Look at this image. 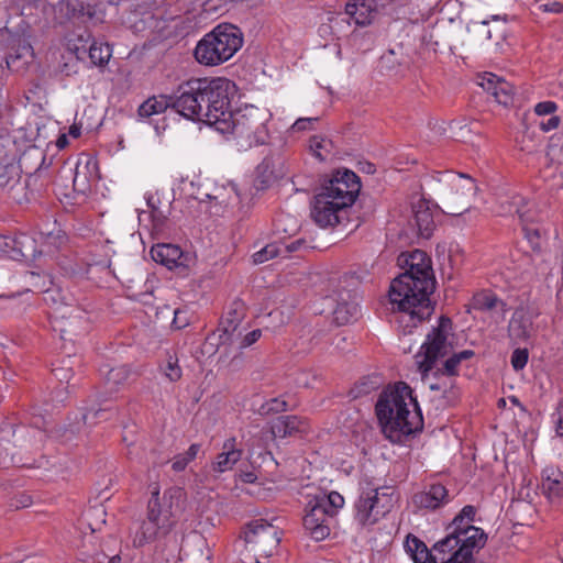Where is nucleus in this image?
Listing matches in <instances>:
<instances>
[{"mask_svg": "<svg viewBox=\"0 0 563 563\" xmlns=\"http://www.w3.org/2000/svg\"><path fill=\"white\" fill-rule=\"evenodd\" d=\"M376 415L385 437L393 443L421 430L422 415L411 388L398 383L384 390L376 404Z\"/></svg>", "mask_w": 563, "mask_h": 563, "instance_id": "nucleus-1", "label": "nucleus"}, {"mask_svg": "<svg viewBox=\"0 0 563 563\" xmlns=\"http://www.w3.org/2000/svg\"><path fill=\"white\" fill-rule=\"evenodd\" d=\"M434 287L432 282L411 275H398L391 282L389 301L391 310L398 312L396 322L401 334H411L418 324L431 316L430 295Z\"/></svg>", "mask_w": 563, "mask_h": 563, "instance_id": "nucleus-2", "label": "nucleus"}, {"mask_svg": "<svg viewBox=\"0 0 563 563\" xmlns=\"http://www.w3.org/2000/svg\"><path fill=\"white\" fill-rule=\"evenodd\" d=\"M358 176L349 169L338 170L314 196L311 218L321 228L334 227L342 221V213L358 196Z\"/></svg>", "mask_w": 563, "mask_h": 563, "instance_id": "nucleus-3", "label": "nucleus"}, {"mask_svg": "<svg viewBox=\"0 0 563 563\" xmlns=\"http://www.w3.org/2000/svg\"><path fill=\"white\" fill-rule=\"evenodd\" d=\"M184 500L185 492L181 488L170 487L159 498V488L155 486L148 500L147 517L135 532L133 545L143 547L167 536L183 510Z\"/></svg>", "mask_w": 563, "mask_h": 563, "instance_id": "nucleus-4", "label": "nucleus"}, {"mask_svg": "<svg viewBox=\"0 0 563 563\" xmlns=\"http://www.w3.org/2000/svg\"><path fill=\"white\" fill-rule=\"evenodd\" d=\"M271 119L272 113L267 109L246 106L232 112L225 121L219 122L218 132L233 141L239 150L246 151L266 143L269 136L267 124Z\"/></svg>", "mask_w": 563, "mask_h": 563, "instance_id": "nucleus-5", "label": "nucleus"}, {"mask_svg": "<svg viewBox=\"0 0 563 563\" xmlns=\"http://www.w3.org/2000/svg\"><path fill=\"white\" fill-rule=\"evenodd\" d=\"M239 29L232 24H220L207 33L195 48L197 62L205 66H217L229 60L242 46Z\"/></svg>", "mask_w": 563, "mask_h": 563, "instance_id": "nucleus-6", "label": "nucleus"}, {"mask_svg": "<svg viewBox=\"0 0 563 563\" xmlns=\"http://www.w3.org/2000/svg\"><path fill=\"white\" fill-rule=\"evenodd\" d=\"M435 192L444 213L461 216L468 210L476 195L475 180L462 173L443 172L435 178Z\"/></svg>", "mask_w": 563, "mask_h": 563, "instance_id": "nucleus-7", "label": "nucleus"}, {"mask_svg": "<svg viewBox=\"0 0 563 563\" xmlns=\"http://www.w3.org/2000/svg\"><path fill=\"white\" fill-rule=\"evenodd\" d=\"M396 503L393 487H375L361 484L360 495L354 504V518L358 525L373 526L391 511Z\"/></svg>", "mask_w": 563, "mask_h": 563, "instance_id": "nucleus-8", "label": "nucleus"}, {"mask_svg": "<svg viewBox=\"0 0 563 563\" xmlns=\"http://www.w3.org/2000/svg\"><path fill=\"white\" fill-rule=\"evenodd\" d=\"M206 102L205 122L217 131L219 122L225 121L231 111V100L236 92L235 84L223 77L200 78Z\"/></svg>", "mask_w": 563, "mask_h": 563, "instance_id": "nucleus-9", "label": "nucleus"}, {"mask_svg": "<svg viewBox=\"0 0 563 563\" xmlns=\"http://www.w3.org/2000/svg\"><path fill=\"white\" fill-rule=\"evenodd\" d=\"M245 563H268L280 542L277 527L263 519L253 520L243 530Z\"/></svg>", "mask_w": 563, "mask_h": 563, "instance_id": "nucleus-10", "label": "nucleus"}, {"mask_svg": "<svg viewBox=\"0 0 563 563\" xmlns=\"http://www.w3.org/2000/svg\"><path fill=\"white\" fill-rule=\"evenodd\" d=\"M452 331V322L446 317H441L437 327L427 334V339L416 355V363L424 379L433 368L435 361L445 356L452 344L449 336Z\"/></svg>", "mask_w": 563, "mask_h": 563, "instance_id": "nucleus-11", "label": "nucleus"}, {"mask_svg": "<svg viewBox=\"0 0 563 563\" xmlns=\"http://www.w3.org/2000/svg\"><path fill=\"white\" fill-rule=\"evenodd\" d=\"M201 87L200 78L180 84L170 96L172 108L188 120L205 122L206 102Z\"/></svg>", "mask_w": 563, "mask_h": 563, "instance_id": "nucleus-12", "label": "nucleus"}, {"mask_svg": "<svg viewBox=\"0 0 563 563\" xmlns=\"http://www.w3.org/2000/svg\"><path fill=\"white\" fill-rule=\"evenodd\" d=\"M53 328L58 331L60 339L71 340V336H79L89 329L86 312L77 307H70L64 313L54 316Z\"/></svg>", "mask_w": 563, "mask_h": 563, "instance_id": "nucleus-13", "label": "nucleus"}, {"mask_svg": "<svg viewBox=\"0 0 563 563\" xmlns=\"http://www.w3.org/2000/svg\"><path fill=\"white\" fill-rule=\"evenodd\" d=\"M334 518L324 507L310 501L302 519L306 533L314 541H322L330 536Z\"/></svg>", "mask_w": 563, "mask_h": 563, "instance_id": "nucleus-14", "label": "nucleus"}, {"mask_svg": "<svg viewBox=\"0 0 563 563\" xmlns=\"http://www.w3.org/2000/svg\"><path fill=\"white\" fill-rule=\"evenodd\" d=\"M398 266L405 272L400 275H411L419 279H427L435 284L431 258L421 250L401 253L397 258Z\"/></svg>", "mask_w": 563, "mask_h": 563, "instance_id": "nucleus-15", "label": "nucleus"}, {"mask_svg": "<svg viewBox=\"0 0 563 563\" xmlns=\"http://www.w3.org/2000/svg\"><path fill=\"white\" fill-rule=\"evenodd\" d=\"M538 313L529 307H518L509 321L508 335L514 343L525 342L530 339L534 332L533 320Z\"/></svg>", "mask_w": 563, "mask_h": 563, "instance_id": "nucleus-16", "label": "nucleus"}, {"mask_svg": "<svg viewBox=\"0 0 563 563\" xmlns=\"http://www.w3.org/2000/svg\"><path fill=\"white\" fill-rule=\"evenodd\" d=\"M449 500V492L441 484H432L412 496L413 506L420 510H437Z\"/></svg>", "mask_w": 563, "mask_h": 563, "instance_id": "nucleus-17", "label": "nucleus"}, {"mask_svg": "<svg viewBox=\"0 0 563 563\" xmlns=\"http://www.w3.org/2000/svg\"><path fill=\"white\" fill-rule=\"evenodd\" d=\"M452 536L457 541V554L470 560L473 559V553L481 550L486 542V534L477 527L463 528L460 533Z\"/></svg>", "mask_w": 563, "mask_h": 563, "instance_id": "nucleus-18", "label": "nucleus"}, {"mask_svg": "<svg viewBox=\"0 0 563 563\" xmlns=\"http://www.w3.org/2000/svg\"><path fill=\"white\" fill-rule=\"evenodd\" d=\"M30 278L32 279L33 287L37 291L43 292L44 302L54 309L53 317L64 313L65 310H68L71 307L65 302V296L62 294L60 289L55 287H46L47 283L52 285L51 280H46L33 272L30 273Z\"/></svg>", "mask_w": 563, "mask_h": 563, "instance_id": "nucleus-19", "label": "nucleus"}, {"mask_svg": "<svg viewBox=\"0 0 563 563\" xmlns=\"http://www.w3.org/2000/svg\"><path fill=\"white\" fill-rule=\"evenodd\" d=\"M243 319V305L240 301L233 303V308L230 309L227 314L221 319L219 331V340L221 345H232L233 341L239 332V325Z\"/></svg>", "mask_w": 563, "mask_h": 563, "instance_id": "nucleus-20", "label": "nucleus"}, {"mask_svg": "<svg viewBox=\"0 0 563 563\" xmlns=\"http://www.w3.org/2000/svg\"><path fill=\"white\" fill-rule=\"evenodd\" d=\"M151 256L156 262L169 269L186 266L187 256L181 249L174 244H157L151 249Z\"/></svg>", "mask_w": 563, "mask_h": 563, "instance_id": "nucleus-21", "label": "nucleus"}, {"mask_svg": "<svg viewBox=\"0 0 563 563\" xmlns=\"http://www.w3.org/2000/svg\"><path fill=\"white\" fill-rule=\"evenodd\" d=\"M243 451L236 448V439L229 438L223 442L222 451L216 456L211 463V470L216 473H224L231 471L241 460Z\"/></svg>", "mask_w": 563, "mask_h": 563, "instance_id": "nucleus-22", "label": "nucleus"}, {"mask_svg": "<svg viewBox=\"0 0 563 563\" xmlns=\"http://www.w3.org/2000/svg\"><path fill=\"white\" fill-rule=\"evenodd\" d=\"M541 488H542L543 494L552 503L562 500L563 499V473L554 466H547L542 471Z\"/></svg>", "mask_w": 563, "mask_h": 563, "instance_id": "nucleus-23", "label": "nucleus"}, {"mask_svg": "<svg viewBox=\"0 0 563 563\" xmlns=\"http://www.w3.org/2000/svg\"><path fill=\"white\" fill-rule=\"evenodd\" d=\"M305 429V422L297 416H282L276 418L271 426L274 438L292 437Z\"/></svg>", "mask_w": 563, "mask_h": 563, "instance_id": "nucleus-24", "label": "nucleus"}, {"mask_svg": "<svg viewBox=\"0 0 563 563\" xmlns=\"http://www.w3.org/2000/svg\"><path fill=\"white\" fill-rule=\"evenodd\" d=\"M347 298L340 296L336 307L333 310L334 321L339 325L347 324L355 320L360 313L358 302L356 298L351 299V295L346 294Z\"/></svg>", "mask_w": 563, "mask_h": 563, "instance_id": "nucleus-25", "label": "nucleus"}, {"mask_svg": "<svg viewBox=\"0 0 563 563\" xmlns=\"http://www.w3.org/2000/svg\"><path fill=\"white\" fill-rule=\"evenodd\" d=\"M413 221L419 235L429 239L434 230L435 223L432 212L424 201H419L413 206Z\"/></svg>", "mask_w": 563, "mask_h": 563, "instance_id": "nucleus-26", "label": "nucleus"}, {"mask_svg": "<svg viewBox=\"0 0 563 563\" xmlns=\"http://www.w3.org/2000/svg\"><path fill=\"white\" fill-rule=\"evenodd\" d=\"M88 51L89 58L91 63L96 66H103L108 64L112 52L108 44L98 43L92 41V43L86 47V45L75 46V53L77 58H81V55Z\"/></svg>", "mask_w": 563, "mask_h": 563, "instance_id": "nucleus-27", "label": "nucleus"}, {"mask_svg": "<svg viewBox=\"0 0 563 563\" xmlns=\"http://www.w3.org/2000/svg\"><path fill=\"white\" fill-rule=\"evenodd\" d=\"M457 541L452 534H448L444 539L437 542L432 548V562L445 563L453 559L462 558L457 554Z\"/></svg>", "mask_w": 563, "mask_h": 563, "instance_id": "nucleus-28", "label": "nucleus"}, {"mask_svg": "<svg viewBox=\"0 0 563 563\" xmlns=\"http://www.w3.org/2000/svg\"><path fill=\"white\" fill-rule=\"evenodd\" d=\"M40 254L42 251L37 249V243L32 236L22 233L14 238L12 260H34Z\"/></svg>", "mask_w": 563, "mask_h": 563, "instance_id": "nucleus-29", "label": "nucleus"}, {"mask_svg": "<svg viewBox=\"0 0 563 563\" xmlns=\"http://www.w3.org/2000/svg\"><path fill=\"white\" fill-rule=\"evenodd\" d=\"M345 13L358 26H365L371 24L376 15V11L372 8L369 3H366L365 1L346 3Z\"/></svg>", "mask_w": 563, "mask_h": 563, "instance_id": "nucleus-30", "label": "nucleus"}, {"mask_svg": "<svg viewBox=\"0 0 563 563\" xmlns=\"http://www.w3.org/2000/svg\"><path fill=\"white\" fill-rule=\"evenodd\" d=\"M100 372L101 374L104 375V384L110 393L117 391L121 386H123L126 383L130 376V369L125 365H120L115 367H109V365H103Z\"/></svg>", "mask_w": 563, "mask_h": 563, "instance_id": "nucleus-31", "label": "nucleus"}, {"mask_svg": "<svg viewBox=\"0 0 563 563\" xmlns=\"http://www.w3.org/2000/svg\"><path fill=\"white\" fill-rule=\"evenodd\" d=\"M514 205L517 206L516 212L522 223V227L534 225L542 219V216L534 202L517 197L514 199Z\"/></svg>", "mask_w": 563, "mask_h": 563, "instance_id": "nucleus-32", "label": "nucleus"}, {"mask_svg": "<svg viewBox=\"0 0 563 563\" xmlns=\"http://www.w3.org/2000/svg\"><path fill=\"white\" fill-rule=\"evenodd\" d=\"M33 58V48L32 46L23 42L20 44L14 53H10L5 57L7 67L11 70L19 71L25 68L29 62Z\"/></svg>", "mask_w": 563, "mask_h": 563, "instance_id": "nucleus-33", "label": "nucleus"}, {"mask_svg": "<svg viewBox=\"0 0 563 563\" xmlns=\"http://www.w3.org/2000/svg\"><path fill=\"white\" fill-rule=\"evenodd\" d=\"M92 164L96 167V163L90 158L86 157L85 161L78 159L73 177V187L76 191L85 194L89 189V166Z\"/></svg>", "mask_w": 563, "mask_h": 563, "instance_id": "nucleus-34", "label": "nucleus"}, {"mask_svg": "<svg viewBox=\"0 0 563 563\" xmlns=\"http://www.w3.org/2000/svg\"><path fill=\"white\" fill-rule=\"evenodd\" d=\"M168 107H172V97H152L145 100L137 110L141 118H150L154 114L163 113Z\"/></svg>", "mask_w": 563, "mask_h": 563, "instance_id": "nucleus-35", "label": "nucleus"}, {"mask_svg": "<svg viewBox=\"0 0 563 563\" xmlns=\"http://www.w3.org/2000/svg\"><path fill=\"white\" fill-rule=\"evenodd\" d=\"M107 400H101L99 404V407H90L87 409V411L82 415V420L85 424H95L99 421H106L110 419L114 413L115 409L111 406H108Z\"/></svg>", "mask_w": 563, "mask_h": 563, "instance_id": "nucleus-36", "label": "nucleus"}, {"mask_svg": "<svg viewBox=\"0 0 563 563\" xmlns=\"http://www.w3.org/2000/svg\"><path fill=\"white\" fill-rule=\"evenodd\" d=\"M474 356V351L472 350H464L459 353L453 354L451 357H449L442 368L437 369L433 375L435 377L440 375H446L449 377L457 375V367L461 364L462 361L468 360Z\"/></svg>", "mask_w": 563, "mask_h": 563, "instance_id": "nucleus-37", "label": "nucleus"}, {"mask_svg": "<svg viewBox=\"0 0 563 563\" xmlns=\"http://www.w3.org/2000/svg\"><path fill=\"white\" fill-rule=\"evenodd\" d=\"M332 148L333 143L327 137L314 135L310 139V150L320 161H325L329 154H331Z\"/></svg>", "mask_w": 563, "mask_h": 563, "instance_id": "nucleus-38", "label": "nucleus"}, {"mask_svg": "<svg viewBox=\"0 0 563 563\" xmlns=\"http://www.w3.org/2000/svg\"><path fill=\"white\" fill-rule=\"evenodd\" d=\"M20 181L19 168L13 164H0V187L13 189Z\"/></svg>", "mask_w": 563, "mask_h": 563, "instance_id": "nucleus-39", "label": "nucleus"}, {"mask_svg": "<svg viewBox=\"0 0 563 563\" xmlns=\"http://www.w3.org/2000/svg\"><path fill=\"white\" fill-rule=\"evenodd\" d=\"M318 506L325 508L328 512L334 518L338 509L344 505V498L338 492H331L328 496L316 498L313 501Z\"/></svg>", "mask_w": 563, "mask_h": 563, "instance_id": "nucleus-40", "label": "nucleus"}, {"mask_svg": "<svg viewBox=\"0 0 563 563\" xmlns=\"http://www.w3.org/2000/svg\"><path fill=\"white\" fill-rule=\"evenodd\" d=\"M492 97L500 104L507 106L512 100L514 87L501 78Z\"/></svg>", "mask_w": 563, "mask_h": 563, "instance_id": "nucleus-41", "label": "nucleus"}, {"mask_svg": "<svg viewBox=\"0 0 563 563\" xmlns=\"http://www.w3.org/2000/svg\"><path fill=\"white\" fill-rule=\"evenodd\" d=\"M280 254V247L276 244H267L261 251L253 254V262L255 264H262L271 258H274Z\"/></svg>", "mask_w": 563, "mask_h": 563, "instance_id": "nucleus-42", "label": "nucleus"}, {"mask_svg": "<svg viewBox=\"0 0 563 563\" xmlns=\"http://www.w3.org/2000/svg\"><path fill=\"white\" fill-rule=\"evenodd\" d=\"M261 335H262V331L258 329L253 330L243 336H242L241 331H239L233 341V344H236V347L242 350V349L249 347L253 343H255L261 338Z\"/></svg>", "mask_w": 563, "mask_h": 563, "instance_id": "nucleus-43", "label": "nucleus"}, {"mask_svg": "<svg viewBox=\"0 0 563 563\" xmlns=\"http://www.w3.org/2000/svg\"><path fill=\"white\" fill-rule=\"evenodd\" d=\"M477 84L490 96L493 95L494 90L497 89V85L501 80L500 77L493 73H484L477 77Z\"/></svg>", "mask_w": 563, "mask_h": 563, "instance_id": "nucleus-44", "label": "nucleus"}, {"mask_svg": "<svg viewBox=\"0 0 563 563\" xmlns=\"http://www.w3.org/2000/svg\"><path fill=\"white\" fill-rule=\"evenodd\" d=\"M162 369L169 382H177L181 377V368L178 365V360L172 356L167 360V363Z\"/></svg>", "mask_w": 563, "mask_h": 563, "instance_id": "nucleus-45", "label": "nucleus"}, {"mask_svg": "<svg viewBox=\"0 0 563 563\" xmlns=\"http://www.w3.org/2000/svg\"><path fill=\"white\" fill-rule=\"evenodd\" d=\"M52 372L60 383H68L73 377L71 360H64L62 365L54 367Z\"/></svg>", "mask_w": 563, "mask_h": 563, "instance_id": "nucleus-46", "label": "nucleus"}, {"mask_svg": "<svg viewBox=\"0 0 563 563\" xmlns=\"http://www.w3.org/2000/svg\"><path fill=\"white\" fill-rule=\"evenodd\" d=\"M158 202L159 199L156 196L151 195L147 197V206L151 208L153 221L156 225H162L166 219V213L161 210Z\"/></svg>", "mask_w": 563, "mask_h": 563, "instance_id": "nucleus-47", "label": "nucleus"}, {"mask_svg": "<svg viewBox=\"0 0 563 563\" xmlns=\"http://www.w3.org/2000/svg\"><path fill=\"white\" fill-rule=\"evenodd\" d=\"M475 308L481 310H492L498 305L504 306L503 301L498 300L497 297L492 295H481L475 298Z\"/></svg>", "mask_w": 563, "mask_h": 563, "instance_id": "nucleus-48", "label": "nucleus"}, {"mask_svg": "<svg viewBox=\"0 0 563 563\" xmlns=\"http://www.w3.org/2000/svg\"><path fill=\"white\" fill-rule=\"evenodd\" d=\"M267 170V165L261 164L257 167V176L254 181V186L257 190H264L272 184L274 177L272 173L264 175V173Z\"/></svg>", "mask_w": 563, "mask_h": 563, "instance_id": "nucleus-49", "label": "nucleus"}, {"mask_svg": "<svg viewBox=\"0 0 563 563\" xmlns=\"http://www.w3.org/2000/svg\"><path fill=\"white\" fill-rule=\"evenodd\" d=\"M529 352L527 349H516L511 354V365L515 371L522 369L528 363Z\"/></svg>", "mask_w": 563, "mask_h": 563, "instance_id": "nucleus-50", "label": "nucleus"}, {"mask_svg": "<svg viewBox=\"0 0 563 563\" xmlns=\"http://www.w3.org/2000/svg\"><path fill=\"white\" fill-rule=\"evenodd\" d=\"M525 236L533 250L540 249V229L536 225L522 227Z\"/></svg>", "mask_w": 563, "mask_h": 563, "instance_id": "nucleus-51", "label": "nucleus"}, {"mask_svg": "<svg viewBox=\"0 0 563 563\" xmlns=\"http://www.w3.org/2000/svg\"><path fill=\"white\" fill-rule=\"evenodd\" d=\"M189 322L190 318L186 309H176L174 311V319L172 322L173 328L180 330L187 327Z\"/></svg>", "mask_w": 563, "mask_h": 563, "instance_id": "nucleus-52", "label": "nucleus"}, {"mask_svg": "<svg viewBox=\"0 0 563 563\" xmlns=\"http://www.w3.org/2000/svg\"><path fill=\"white\" fill-rule=\"evenodd\" d=\"M558 109V106L554 101H542V102H539L536 104L534 107V112L538 114V115H547V114H552L556 111Z\"/></svg>", "mask_w": 563, "mask_h": 563, "instance_id": "nucleus-53", "label": "nucleus"}, {"mask_svg": "<svg viewBox=\"0 0 563 563\" xmlns=\"http://www.w3.org/2000/svg\"><path fill=\"white\" fill-rule=\"evenodd\" d=\"M14 238L0 235V253L12 258Z\"/></svg>", "mask_w": 563, "mask_h": 563, "instance_id": "nucleus-54", "label": "nucleus"}, {"mask_svg": "<svg viewBox=\"0 0 563 563\" xmlns=\"http://www.w3.org/2000/svg\"><path fill=\"white\" fill-rule=\"evenodd\" d=\"M432 549L429 550L424 544L411 558L415 563H432Z\"/></svg>", "mask_w": 563, "mask_h": 563, "instance_id": "nucleus-55", "label": "nucleus"}, {"mask_svg": "<svg viewBox=\"0 0 563 563\" xmlns=\"http://www.w3.org/2000/svg\"><path fill=\"white\" fill-rule=\"evenodd\" d=\"M476 509L474 506L467 505L463 507L461 512L456 516V522L461 526L462 521L467 520L470 523L474 521Z\"/></svg>", "mask_w": 563, "mask_h": 563, "instance_id": "nucleus-56", "label": "nucleus"}, {"mask_svg": "<svg viewBox=\"0 0 563 563\" xmlns=\"http://www.w3.org/2000/svg\"><path fill=\"white\" fill-rule=\"evenodd\" d=\"M192 460L189 459L188 454L185 452L183 454H178L174 457L172 468L175 472H181L186 468V466L191 462Z\"/></svg>", "mask_w": 563, "mask_h": 563, "instance_id": "nucleus-57", "label": "nucleus"}, {"mask_svg": "<svg viewBox=\"0 0 563 563\" xmlns=\"http://www.w3.org/2000/svg\"><path fill=\"white\" fill-rule=\"evenodd\" d=\"M424 543L417 537L408 536L405 542V548L408 553L412 556L416 552L421 549Z\"/></svg>", "mask_w": 563, "mask_h": 563, "instance_id": "nucleus-58", "label": "nucleus"}, {"mask_svg": "<svg viewBox=\"0 0 563 563\" xmlns=\"http://www.w3.org/2000/svg\"><path fill=\"white\" fill-rule=\"evenodd\" d=\"M560 122H561L560 117L552 115L548 120L541 121L539 125L543 132H550V131L556 130L560 125Z\"/></svg>", "mask_w": 563, "mask_h": 563, "instance_id": "nucleus-59", "label": "nucleus"}, {"mask_svg": "<svg viewBox=\"0 0 563 563\" xmlns=\"http://www.w3.org/2000/svg\"><path fill=\"white\" fill-rule=\"evenodd\" d=\"M539 10L543 12H551V13H561L563 11V3L559 1H549L545 3L539 4Z\"/></svg>", "mask_w": 563, "mask_h": 563, "instance_id": "nucleus-60", "label": "nucleus"}, {"mask_svg": "<svg viewBox=\"0 0 563 563\" xmlns=\"http://www.w3.org/2000/svg\"><path fill=\"white\" fill-rule=\"evenodd\" d=\"M314 121H317L316 118H300L292 124L291 129L294 131H303L307 130L308 126Z\"/></svg>", "mask_w": 563, "mask_h": 563, "instance_id": "nucleus-61", "label": "nucleus"}, {"mask_svg": "<svg viewBox=\"0 0 563 563\" xmlns=\"http://www.w3.org/2000/svg\"><path fill=\"white\" fill-rule=\"evenodd\" d=\"M466 527H474L472 523H470L467 520L462 521L461 526L456 522V517L453 519V522L451 525L452 531L449 534H456L462 531L463 528Z\"/></svg>", "mask_w": 563, "mask_h": 563, "instance_id": "nucleus-62", "label": "nucleus"}, {"mask_svg": "<svg viewBox=\"0 0 563 563\" xmlns=\"http://www.w3.org/2000/svg\"><path fill=\"white\" fill-rule=\"evenodd\" d=\"M558 424H556V432L560 437H563V401L560 402L558 408Z\"/></svg>", "mask_w": 563, "mask_h": 563, "instance_id": "nucleus-63", "label": "nucleus"}, {"mask_svg": "<svg viewBox=\"0 0 563 563\" xmlns=\"http://www.w3.org/2000/svg\"><path fill=\"white\" fill-rule=\"evenodd\" d=\"M285 406H286L285 401H279L278 399H273L268 404L267 411H276V412H278V411L285 410Z\"/></svg>", "mask_w": 563, "mask_h": 563, "instance_id": "nucleus-64", "label": "nucleus"}]
</instances>
